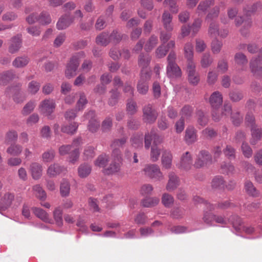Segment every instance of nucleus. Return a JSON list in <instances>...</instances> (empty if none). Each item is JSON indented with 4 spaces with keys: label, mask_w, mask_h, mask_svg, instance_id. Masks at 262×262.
Here are the masks:
<instances>
[{
    "label": "nucleus",
    "mask_w": 262,
    "mask_h": 262,
    "mask_svg": "<svg viewBox=\"0 0 262 262\" xmlns=\"http://www.w3.org/2000/svg\"><path fill=\"white\" fill-rule=\"evenodd\" d=\"M40 84L39 82L36 81H32L28 84V91L32 94H36L39 90Z\"/></svg>",
    "instance_id": "nucleus-51"
},
{
    "label": "nucleus",
    "mask_w": 262,
    "mask_h": 262,
    "mask_svg": "<svg viewBox=\"0 0 262 262\" xmlns=\"http://www.w3.org/2000/svg\"><path fill=\"white\" fill-rule=\"evenodd\" d=\"M172 154L170 150L164 149L162 150L161 165L164 168L169 169L172 167Z\"/></svg>",
    "instance_id": "nucleus-14"
},
{
    "label": "nucleus",
    "mask_w": 262,
    "mask_h": 262,
    "mask_svg": "<svg viewBox=\"0 0 262 262\" xmlns=\"http://www.w3.org/2000/svg\"><path fill=\"white\" fill-rule=\"evenodd\" d=\"M84 54L83 52H79L73 56L68 63L65 70V75L67 78L70 79L77 74V71L79 66L81 58H83Z\"/></svg>",
    "instance_id": "nucleus-2"
},
{
    "label": "nucleus",
    "mask_w": 262,
    "mask_h": 262,
    "mask_svg": "<svg viewBox=\"0 0 262 262\" xmlns=\"http://www.w3.org/2000/svg\"><path fill=\"white\" fill-rule=\"evenodd\" d=\"M150 60L151 57L147 54H141L140 55L138 58V64L141 68V75H142L143 71V73H145L146 72L150 73L148 67L150 62Z\"/></svg>",
    "instance_id": "nucleus-20"
},
{
    "label": "nucleus",
    "mask_w": 262,
    "mask_h": 262,
    "mask_svg": "<svg viewBox=\"0 0 262 262\" xmlns=\"http://www.w3.org/2000/svg\"><path fill=\"white\" fill-rule=\"evenodd\" d=\"M223 152L228 159L235 158V149L230 145H227Z\"/></svg>",
    "instance_id": "nucleus-64"
},
{
    "label": "nucleus",
    "mask_w": 262,
    "mask_h": 262,
    "mask_svg": "<svg viewBox=\"0 0 262 262\" xmlns=\"http://www.w3.org/2000/svg\"><path fill=\"white\" fill-rule=\"evenodd\" d=\"M112 156L114 157L113 162L110 166L104 169L103 172L106 174H113L120 171L121 165V155L120 150H113Z\"/></svg>",
    "instance_id": "nucleus-3"
},
{
    "label": "nucleus",
    "mask_w": 262,
    "mask_h": 262,
    "mask_svg": "<svg viewBox=\"0 0 262 262\" xmlns=\"http://www.w3.org/2000/svg\"><path fill=\"white\" fill-rule=\"evenodd\" d=\"M132 145L135 148H138L141 147L143 145L142 135H136L134 136L130 140Z\"/></svg>",
    "instance_id": "nucleus-42"
},
{
    "label": "nucleus",
    "mask_w": 262,
    "mask_h": 262,
    "mask_svg": "<svg viewBox=\"0 0 262 262\" xmlns=\"http://www.w3.org/2000/svg\"><path fill=\"white\" fill-rule=\"evenodd\" d=\"M38 22L42 25H47L51 23V18L50 14L46 12H42L39 15Z\"/></svg>",
    "instance_id": "nucleus-48"
},
{
    "label": "nucleus",
    "mask_w": 262,
    "mask_h": 262,
    "mask_svg": "<svg viewBox=\"0 0 262 262\" xmlns=\"http://www.w3.org/2000/svg\"><path fill=\"white\" fill-rule=\"evenodd\" d=\"M95 155V149L91 146L85 147L83 153V159L88 160L92 159Z\"/></svg>",
    "instance_id": "nucleus-41"
},
{
    "label": "nucleus",
    "mask_w": 262,
    "mask_h": 262,
    "mask_svg": "<svg viewBox=\"0 0 262 262\" xmlns=\"http://www.w3.org/2000/svg\"><path fill=\"white\" fill-rule=\"evenodd\" d=\"M158 37L152 35L145 45L144 49L147 52L151 51L158 43Z\"/></svg>",
    "instance_id": "nucleus-40"
},
{
    "label": "nucleus",
    "mask_w": 262,
    "mask_h": 262,
    "mask_svg": "<svg viewBox=\"0 0 262 262\" xmlns=\"http://www.w3.org/2000/svg\"><path fill=\"white\" fill-rule=\"evenodd\" d=\"M167 53V50L166 49V47L164 44L160 45L156 51V57L159 58L164 57Z\"/></svg>",
    "instance_id": "nucleus-62"
},
{
    "label": "nucleus",
    "mask_w": 262,
    "mask_h": 262,
    "mask_svg": "<svg viewBox=\"0 0 262 262\" xmlns=\"http://www.w3.org/2000/svg\"><path fill=\"white\" fill-rule=\"evenodd\" d=\"M96 42L101 46H107L110 42L109 34L106 32H102L96 37Z\"/></svg>",
    "instance_id": "nucleus-34"
},
{
    "label": "nucleus",
    "mask_w": 262,
    "mask_h": 262,
    "mask_svg": "<svg viewBox=\"0 0 262 262\" xmlns=\"http://www.w3.org/2000/svg\"><path fill=\"white\" fill-rule=\"evenodd\" d=\"M21 46V39L20 36L17 35L12 38L11 43L9 47V51L10 53L13 54L17 52Z\"/></svg>",
    "instance_id": "nucleus-26"
},
{
    "label": "nucleus",
    "mask_w": 262,
    "mask_h": 262,
    "mask_svg": "<svg viewBox=\"0 0 262 262\" xmlns=\"http://www.w3.org/2000/svg\"><path fill=\"white\" fill-rule=\"evenodd\" d=\"M245 189L246 192L252 196H256L257 194L253 184L251 182H247L245 183Z\"/></svg>",
    "instance_id": "nucleus-61"
},
{
    "label": "nucleus",
    "mask_w": 262,
    "mask_h": 262,
    "mask_svg": "<svg viewBox=\"0 0 262 262\" xmlns=\"http://www.w3.org/2000/svg\"><path fill=\"white\" fill-rule=\"evenodd\" d=\"M172 17L167 11H164L162 16V21L164 29L167 32H171L173 30L172 24Z\"/></svg>",
    "instance_id": "nucleus-25"
},
{
    "label": "nucleus",
    "mask_w": 262,
    "mask_h": 262,
    "mask_svg": "<svg viewBox=\"0 0 262 262\" xmlns=\"http://www.w3.org/2000/svg\"><path fill=\"white\" fill-rule=\"evenodd\" d=\"M143 172L146 177L157 181H161L164 178L159 166L156 164L145 165Z\"/></svg>",
    "instance_id": "nucleus-4"
},
{
    "label": "nucleus",
    "mask_w": 262,
    "mask_h": 262,
    "mask_svg": "<svg viewBox=\"0 0 262 262\" xmlns=\"http://www.w3.org/2000/svg\"><path fill=\"white\" fill-rule=\"evenodd\" d=\"M249 64L251 71L255 76L262 75V57L258 56L252 58Z\"/></svg>",
    "instance_id": "nucleus-11"
},
{
    "label": "nucleus",
    "mask_w": 262,
    "mask_h": 262,
    "mask_svg": "<svg viewBox=\"0 0 262 262\" xmlns=\"http://www.w3.org/2000/svg\"><path fill=\"white\" fill-rule=\"evenodd\" d=\"M192 163V159L191 155L188 151H186L182 155L177 166L179 168L187 171L191 168Z\"/></svg>",
    "instance_id": "nucleus-13"
},
{
    "label": "nucleus",
    "mask_w": 262,
    "mask_h": 262,
    "mask_svg": "<svg viewBox=\"0 0 262 262\" xmlns=\"http://www.w3.org/2000/svg\"><path fill=\"white\" fill-rule=\"evenodd\" d=\"M30 59L28 56H22L16 57L12 62V66L16 68H23L29 62Z\"/></svg>",
    "instance_id": "nucleus-28"
},
{
    "label": "nucleus",
    "mask_w": 262,
    "mask_h": 262,
    "mask_svg": "<svg viewBox=\"0 0 262 262\" xmlns=\"http://www.w3.org/2000/svg\"><path fill=\"white\" fill-rule=\"evenodd\" d=\"M209 102L214 111L212 112V118L215 121H217L220 119V116L217 115L215 111L223 103V97L221 94L218 92H214L210 97Z\"/></svg>",
    "instance_id": "nucleus-5"
},
{
    "label": "nucleus",
    "mask_w": 262,
    "mask_h": 262,
    "mask_svg": "<svg viewBox=\"0 0 262 262\" xmlns=\"http://www.w3.org/2000/svg\"><path fill=\"white\" fill-rule=\"evenodd\" d=\"M184 139L188 144H192L197 140L196 130L193 127L189 126L186 128Z\"/></svg>",
    "instance_id": "nucleus-22"
},
{
    "label": "nucleus",
    "mask_w": 262,
    "mask_h": 262,
    "mask_svg": "<svg viewBox=\"0 0 262 262\" xmlns=\"http://www.w3.org/2000/svg\"><path fill=\"white\" fill-rule=\"evenodd\" d=\"M15 77V74L13 71H8L0 74V85H5L9 81Z\"/></svg>",
    "instance_id": "nucleus-31"
},
{
    "label": "nucleus",
    "mask_w": 262,
    "mask_h": 262,
    "mask_svg": "<svg viewBox=\"0 0 262 262\" xmlns=\"http://www.w3.org/2000/svg\"><path fill=\"white\" fill-rule=\"evenodd\" d=\"M137 104L133 100L128 101L126 104V110L128 113L133 115L137 112Z\"/></svg>",
    "instance_id": "nucleus-58"
},
{
    "label": "nucleus",
    "mask_w": 262,
    "mask_h": 262,
    "mask_svg": "<svg viewBox=\"0 0 262 262\" xmlns=\"http://www.w3.org/2000/svg\"><path fill=\"white\" fill-rule=\"evenodd\" d=\"M152 140H154V145H157L162 142V138L161 137L154 132H151L150 134H146L145 136V148L146 149L149 148Z\"/></svg>",
    "instance_id": "nucleus-19"
},
{
    "label": "nucleus",
    "mask_w": 262,
    "mask_h": 262,
    "mask_svg": "<svg viewBox=\"0 0 262 262\" xmlns=\"http://www.w3.org/2000/svg\"><path fill=\"white\" fill-rule=\"evenodd\" d=\"M159 199L157 198H147L142 202V205L145 207H151L157 205Z\"/></svg>",
    "instance_id": "nucleus-46"
},
{
    "label": "nucleus",
    "mask_w": 262,
    "mask_h": 262,
    "mask_svg": "<svg viewBox=\"0 0 262 262\" xmlns=\"http://www.w3.org/2000/svg\"><path fill=\"white\" fill-rule=\"evenodd\" d=\"M78 127V123L73 122L68 125H63L61 129L63 133L68 134H73L76 132Z\"/></svg>",
    "instance_id": "nucleus-36"
},
{
    "label": "nucleus",
    "mask_w": 262,
    "mask_h": 262,
    "mask_svg": "<svg viewBox=\"0 0 262 262\" xmlns=\"http://www.w3.org/2000/svg\"><path fill=\"white\" fill-rule=\"evenodd\" d=\"M55 103L53 99H46L42 101L40 105V112L47 116H49L54 112Z\"/></svg>",
    "instance_id": "nucleus-10"
},
{
    "label": "nucleus",
    "mask_w": 262,
    "mask_h": 262,
    "mask_svg": "<svg viewBox=\"0 0 262 262\" xmlns=\"http://www.w3.org/2000/svg\"><path fill=\"white\" fill-rule=\"evenodd\" d=\"M211 158L210 155L207 151H200L198 156V158L194 163L196 168H201L208 163H211Z\"/></svg>",
    "instance_id": "nucleus-15"
},
{
    "label": "nucleus",
    "mask_w": 262,
    "mask_h": 262,
    "mask_svg": "<svg viewBox=\"0 0 262 262\" xmlns=\"http://www.w3.org/2000/svg\"><path fill=\"white\" fill-rule=\"evenodd\" d=\"M62 210L60 207H56L53 211V217L58 226L62 225Z\"/></svg>",
    "instance_id": "nucleus-37"
},
{
    "label": "nucleus",
    "mask_w": 262,
    "mask_h": 262,
    "mask_svg": "<svg viewBox=\"0 0 262 262\" xmlns=\"http://www.w3.org/2000/svg\"><path fill=\"white\" fill-rule=\"evenodd\" d=\"M35 104L33 101L28 102L23 107L21 113L24 115H28L30 114L34 110Z\"/></svg>",
    "instance_id": "nucleus-55"
},
{
    "label": "nucleus",
    "mask_w": 262,
    "mask_h": 262,
    "mask_svg": "<svg viewBox=\"0 0 262 262\" xmlns=\"http://www.w3.org/2000/svg\"><path fill=\"white\" fill-rule=\"evenodd\" d=\"M213 4V0H206L200 3L198 7V13L200 14L204 13L207 9Z\"/></svg>",
    "instance_id": "nucleus-39"
},
{
    "label": "nucleus",
    "mask_w": 262,
    "mask_h": 262,
    "mask_svg": "<svg viewBox=\"0 0 262 262\" xmlns=\"http://www.w3.org/2000/svg\"><path fill=\"white\" fill-rule=\"evenodd\" d=\"M87 102L88 101L85 96L83 94H81L80 95V98L77 103L76 110L80 111L83 110Z\"/></svg>",
    "instance_id": "nucleus-57"
},
{
    "label": "nucleus",
    "mask_w": 262,
    "mask_h": 262,
    "mask_svg": "<svg viewBox=\"0 0 262 262\" xmlns=\"http://www.w3.org/2000/svg\"><path fill=\"white\" fill-rule=\"evenodd\" d=\"M22 199L19 197L15 198L14 195L11 193H6L0 200V208L6 209L12 204L17 206L20 204Z\"/></svg>",
    "instance_id": "nucleus-6"
},
{
    "label": "nucleus",
    "mask_w": 262,
    "mask_h": 262,
    "mask_svg": "<svg viewBox=\"0 0 262 262\" xmlns=\"http://www.w3.org/2000/svg\"><path fill=\"white\" fill-rule=\"evenodd\" d=\"M74 18L69 14H66L61 16L56 24L57 29L61 30L69 27L73 22Z\"/></svg>",
    "instance_id": "nucleus-17"
},
{
    "label": "nucleus",
    "mask_w": 262,
    "mask_h": 262,
    "mask_svg": "<svg viewBox=\"0 0 262 262\" xmlns=\"http://www.w3.org/2000/svg\"><path fill=\"white\" fill-rule=\"evenodd\" d=\"M84 117L86 119H89V124L88 129L91 132H95L99 127V122L95 119V112L93 111L89 112L85 115Z\"/></svg>",
    "instance_id": "nucleus-18"
},
{
    "label": "nucleus",
    "mask_w": 262,
    "mask_h": 262,
    "mask_svg": "<svg viewBox=\"0 0 262 262\" xmlns=\"http://www.w3.org/2000/svg\"><path fill=\"white\" fill-rule=\"evenodd\" d=\"M70 191V184L69 182L63 179L60 183V193L62 196H67L69 195Z\"/></svg>",
    "instance_id": "nucleus-35"
},
{
    "label": "nucleus",
    "mask_w": 262,
    "mask_h": 262,
    "mask_svg": "<svg viewBox=\"0 0 262 262\" xmlns=\"http://www.w3.org/2000/svg\"><path fill=\"white\" fill-rule=\"evenodd\" d=\"M184 56L187 59V64L190 62H194L193 58V46L190 42L186 43L184 47Z\"/></svg>",
    "instance_id": "nucleus-27"
},
{
    "label": "nucleus",
    "mask_w": 262,
    "mask_h": 262,
    "mask_svg": "<svg viewBox=\"0 0 262 262\" xmlns=\"http://www.w3.org/2000/svg\"><path fill=\"white\" fill-rule=\"evenodd\" d=\"M234 60L236 64L244 69L248 63V59L245 54L242 53H237L234 56Z\"/></svg>",
    "instance_id": "nucleus-32"
},
{
    "label": "nucleus",
    "mask_w": 262,
    "mask_h": 262,
    "mask_svg": "<svg viewBox=\"0 0 262 262\" xmlns=\"http://www.w3.org/2000/svg\"><path fill=\"white\" fill-rule=\"evenodd\" d=\"M251 132L252 137L250 142L251 144L254 145L260 140L262 137V129L256 126L252 127L251 128Z\"/></svg>",
    "instance_id": "nucleus-30"
},
{
    "label": "nucleus",
    "mask_w": 262,
    "mask_h": 262,
    "mask_svg": "<svg viewBox=\"0 0 262 262\" xmlns=\"http://www.w3.org/2000/svg\"><path fill=\"white\" fill-rule=\"evenodd\" d=\"M214 214L210 212L205 211L203 217V220L205 224H206L208 226L213 225V223L214 220Z\"/></svg>",
    "instance_id": "nucleus-54"
},
{
    "label": "nucleus",
    "mask_w": 262,
    "mask_h": 262,
    "mask_svg": "<svg viewBox=\"0 0 262 262\" xmlns=\"http://www.w3.org/2000/svg\"><path fill=\"white\" fill-rule=\"evenodd\" d=\"M55 154V151L53 149H50L45 151L42 155V161L45 163L52 161L54 159Z\"/></svg>",
    "instance_id": "nucleus-50"
},
{
    "label": "nucleus",
    "mask_w": 262,
    "mask_h": 262,
    "mask_svg": "<svg viewBox=\"0 0 262 262\" xmlns=\"http://www.w3.org/2000/svg\"><path fill=\"white\" fill-rule=\"evenodd\" d=\"M166 188L169 191H173L179 185V179L173 172L169 173Z\"/></svg>",
    "instance_id": "nucleus-21"
},
{
    "label": "nucleus",
    "mask_w": 262,
    "mask_h": 262,
    "mask_svg": "<svg viewBox=\"0 0 262 262\" xmlns=\"http://www.w3.org/2000/svg\"><path fill=\"white\" fill-rule=\"evenodd\" d=\"M27 32L33 36H39L41 32L39 27L31 26L27 28Z\"/></svg>",
    "instance_id": "nucleus-59"
},
{
    "label": "nucleus",
    "mask_w": 262,
    "mask_h": 262,
    "mask_svg": "<svg viewBox=\"0 0 262 262\" xmlns=\"http://www.w3.org/2000/svg\"><path fill=\"white\" fill-rule=\"evenodd\" d=\"M241 148L243 154L245 157L249 158L252 156V150L247 143H243Z\"/></svg>",
    "instance_id": "nucleus-60"
},
{
    "label": "nucleus",
    "mask_w": 262,
    "mask_h": 262,
    "mask_svg": "<svg viewBox=\"0 0 262 262\" xmlns=\"http://www.w3.org/2000/svg\"><path fill=\"white\" fill-rule=\"evenodd\" d=\"M223 42L216 39L213 40L211 43V51L213 54H219L222 48Z\"/></svg>",
    "instance_id": "nucleus-52"
},
{
    "label": "nucleus",
    "mask_w": 262,
    "mask_h": 262,
    "mask_svg": "<svg viewBox=\"0 0 262 262\" xmlns=\"http://www.w3.org/2000/svg\"><path fill=\"white\" fill-rule=\"evenodd\" d=\"M167 66L166 73L168 77L170 78H178L182 76V71L176 62V54L171 51L168 54L167 58Z\"/></svg>",
    "instance_id": "nucleus-1"
},
{
    "label": "nucleus",
    "mask_w": 262,
    "mask_h": 262,
    "mask_svg": "<svg viewBox=\"0 0 262 262\" xmlns=\"http://www.w3.org/2000/svg\"><path fill=\"white\" fill-rule=\"evenodd\" d=\"M173 201V198L171 195L168 193L163 194L162 202L165 207H170L172 205Z\"/></svg>",
    "instance_id": "nucleus-53"
},
{
    "label": "nucleus",
    "mask_w": 262,
    "mask_h": 262,
    "mask_svg": "<svg viewBox=\"0 0 262 262\" xmlns=\"http://www.w3.org/2000/svg\"><path fill=\"white\" fill-rule=\"evenodd\" d=\"M213 62V59L209 53H205L203 55L201 60V64L203 68H207L210 66Z\"/></svg>",
    "instance_id": "nucleus-43"
},
{
    "label": "nucleus",
    "mask_w": 262,
    "mask_h": 262,
    "mask_svg": "<svg viewBox=\"0 0 262 262\" xmlns=\"http://www.w3.org/2000/svg\"><path fill=\"white\" fill-rule=\"evenodd\" d=\"M30 171L33 179H39L42 173V167L40 164L34 162L30 166Z\"/></svg>",
    "instance_id": "nucleus-23"
},
{
    "label": "nucleus",
    "mask_w": 262,
    "mask_h": 262,
    "mask_svg": "<svg viewBox=\"0 0 262 262\" xmlns=\"http://www.w3.org/2000/svg\"><path fill=\"white\" fill-rule=\"evenodd\" d=\"M161 154L160 149L157 145H152L151 147L150 158L152 162H157Z\"/></svg>",
    "instance_id": "nucleus-38"
},
{
    "label": "nucleus",
    "mask_w": 262,
    "mask_h": 262,
    "mask_svg": "<svg viewBox=\"0 0 262 262\" xmlns=\"http://www.w3.org/2000/svg\"><path fill=\"white\" fill-rule=\"evenodd\" d=\"M32 211L35 215L42 221L50 224L53 223V221L50 218L48 213L41 208L33 207Z\"/></svg>",
    "instance_id": "nucleus-24"
},
{
    "label": "nucleus",
    "mask_w": 262,
    "mask_h": 262,
    "mask_svg": "<svg viewBox=\"0 0 262 262\" xmlns=\"http://www.w3.org/2000/svg\"><path fill=\"white\" fill-rule=\"evenodd\" d=\"M18 138L17 132L11 129L7 132L5 135V142L9 143L12 141H15Z\"/></svg>",
    "instance_id": "nucleus-49"
},
{
    "label": "nucleus",
    "mask_w": 262,
    "mask_h": 262,
    "mask_svg": "<svg viewBox=\"0 0 262 262\" xmlns=\"http://www.w3.org/2000/svg\"><path fill=\"white\" fill-rule=\"evenodd\" d=\"M108 161V156L105 154L98 157L95 161V165L100 167H104Z\"/></svg>",
    "instance_id": "nucleus-45"
},
{
    "label": "nucleus",
    "mask_w": 262,
    "mask_h": 262,
    "mask_svg": "<svg viewBox=\"0 0 262 262\" xmlns=\"http://www.w3.org/2000/svg\"><path fill=\"white\" fill-rule=\"evenodd\" d=\"M150 74L149 73H143L141 75L140 78L138 82L137 89L138 92L142 95H145L148 91L147 81L150 79Z\"/></svg>",
    "instance_id": "nucleus-9"
},
{
    "label": "nucleus",
    "mask_w": 262,
    "mask_h": 262,
    "mask_svg": "<svg viewBox=\"0 0 262 262\" xmlns=\"http://www.w3.org/2000/svg\"><path fill=\"white\" fill-rule=\"evenodd\" d=\"M193 112V108L189 105H185L183 106L180 112L181 118L183 119H188L189 118Z\"/></svg>",
    "instance_id": "nucleus-44"
},
{
    "label": "nucleus",
    "mask_w": 262,
    "mask_h": 262,
    "mask_svg": "<svg viewBox=\"0 0 262 262\" xmlns=\"http://www.w3.org/2000/svg\"><path fill=\"white\" fill-rule=\"evenodd\" d=\"M143 119L144 121L148 123L154 122L158 116L157 112L152 108L150 105L145 106L143 110Z\"/></svg>",
    "instance_id": "nucleus-12"
},
{
    "label": "nucleus",
    "mask_w": 262,
    "mask_h": 262,
    "mask_svg": "<svg viewBox=\"0 0 262 262\" xmlns=\"http://www.w3.org/2000/svg\"><path fill=\"white\" fill-rule=\"evenodd\" d=\"M35 196L40 200L46 198V193L39 185H36L33 188Z\"/></svg>",
    "instance_id": "nucleus-47"
},
{
    "label": "nucleus",
    "mask_w": 262,
    "mask_h": 262,
    "mask_svg": "<svg viewBox=\"0 0 262 262\" xmlns=\"http://www.w3.org/2000/svg\"><path fill=\"white\" fill-rule=\"evenodd\" d=\"M23 150V147L21 145L14 143L7 148L6 152L10 155L18 156L21 154Z\"/></svg>",
    "instance_id": "nucleus-29"
},
{
    "label": "nucleus",
    "mask_w": 262,
    "mask_h": 262,
    "mask_svg": "<svg viewBox=\"0 0 262 262\" xmlns=\"http://www.w3.org/2000/svg\"><path fill=\"white\" fill-rule=\"evenodd\" d=\"M195 68V62H190L187 65L186 68L188 81L194 85H196L200 81V76L196 72Z\"/></svg>",
    "instance_id": "nucleus-8"
},
{
    "label": "nucleus",
    "mask_w": 262,
    "mask_h": 262,
    "mask_svg": "<svg viewBox=\"0 0 262 262\" xmlns=\"http://www.w3.org/2000/svg\"><path fill=\"white\" fill-rule=\"evenodd\" d=\"M79 151L78 148H74L70 154L69 159V162L72 164H75L79 159Z\"/></svg>",
    "instance_id": "nucleus-63"
},
{
    "label": "nucleus",
    "mask_w": 262,
    "mask_h": 262,
    "mask_svg": "<svg viewBox=\"0 0 262 262\" xmlns=\"http://www.w3.org/2000/svg\"><path fill=\"white\" fill-rule=\"evenodd\" d=\"M224 185V181L222 177H215L212 181L211 186L213 188H222Z\"/></svg>",
    "instance_id": "nucleus-56"
},
{
    "label": "nucleus",
    "mask_w": 262,
    "mask_h": 262,
    "mask_svg": "<svg viewBox=\"0 0 262 262\" xmlns=\"http://www.w3.org/2000/svg\"><path fill=\"white\" fill-rule=\"evenodd\" d=\"M91 170V167L89 164H82L78 168V176L82 178H85L90 174Z\"/></svg>",
    "instance_id": "nucleus-33"
},
{
    "label": "nucleus",
    "mask_w": 262,
    "mask_h": 262,
    "mask_svg": "<svg viewBox=\"0 0 262 262\" xmlns=\"http://www.w3.org/2000/svg\"><path fill=\"white\" fill-rule=\"evenodd\" d=\"M194 201L198 203L204 204L206 209L212 211L215 210L216 208H220L221 209H225L232 206V204L228 201H225L223 202L220 203L217 205L211 204L206 201H204L202 198L196 196L194 198Z\"/></svg>",
    "instance_id": "nucleus-7"
},
{
    "label": "nucleus",
    "mask_w": 262,
    "mask_h": 262,
    "mask_svg": "<svg viewBox=\"0 0 262 262\" xmlns=\"http://www.w3.org/2000/svg\"><path fill=\"white\" fill-rule=\"evenodd\" d=\"M67 171V168L64 166L53 163L48 167L47 173L50 178H54L61 173H66Z\"/></svg>",
    "instance_id": "nucleus-16"
}]
</instances>
